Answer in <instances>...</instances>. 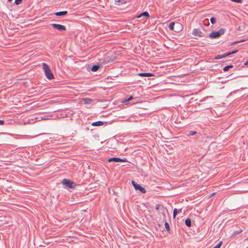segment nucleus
I'll return each mask as SVG.
<instances>
[{"label":"nucleus","instance_id":"obj_1","mask_svg":"<svg viewBox=\"0 0 248 248\" xmlns=\"http://www.w3.org/2000/svg\"><path fill=\"white\" fill-rule=\"evenodd\" d=\"M43 69L44 71L45 76L46 78L49 80H51L54 78V76L52 73L49 66L46 63H42Z\"/></svg>","mask_w":248,"mask_h":248},{"label":"nucleus","instance_id":"obj_2","mask_svg":"<svg viewBox=\"0 0 248 248\" xmlns=\"http://www.w3.org/2000/svg\"><path fill=\"white\" fill-rule=\"evenodd\" d=\"M169 28L171 31H173L176 32H179L183 29V25L179 22L175 23L170 22L169 25Z\"/></svg>","mask_w":248,"mask_h":248},{"label":"nucleus","instance_id":"obj_3","mask_svg":"<svg viewBox=\"0 0 248 248\" xmlns=\"http://www.w3.org/2000/svg\"><path fill=\"white\" fill-rule=\"evenodd\" d=\"M224 32L225 29L221 28L218 31L212 32L210 34L207 35V37H209L210 38H217L221 35L223 34Z\"/></svg>","mask_w":248,"mask_h":248},{"label":"nucleus","instance_id":"obj_4","mask_svg":"<svg viewBox=\"0 0 248 248\" xmlns=\"http://www.w3.org/2000/svg\"><path fill=\"white\" fill-rule=\"evenodd\" d=\"M62 184L67 188H75V186L74 185V183L69 179H63L62 181Z\"/></svg>","mask_w":248,"mask_h":248},{"label":"nucleus","instance_id":"obj_5","mask_svg":"<svg viewBox=\"0 0 248 248\" xmlns=\"http://www.w3.org/2000/svg\"><path fill=\"white\" fill-rule=\"evenodd\" d=\"M192 34L195 37H207V35L202 32L199 28L194 29Z\"/></svg>","mask_w":248,"mask_h":248},{"label":"nucleus","instance_id":"obj_6","mask_svg":"<svg viewBox=\"0 0 248 248\" xmlns=\"http://www.w3.org/2000/svg\"><path fill=\"white\" fill-rule=\"evenodd\" d=\"M132 184L136 190H139L142 193H145L146 190L145 188L137 184L135 181H132Z\"/></svg>","mask_w":248,"mask_h":248},{"label":"nucleus","instance_id":"obj_7","mask_svg":"<svg viewBox=\"0 0 248 248\" xmlns=\"http://www.w3.org/2000/svg\"><path fill=\"white\" fill-rule=\"evenodd\" d=\"M51 25L54 29L61 31H64L66 30V27L64 26L61 24L53 23L51 24Z\"/></svg>","mask_w":248,"mask_h":248},{"label":"nucleus","instance_id":"obj_8","mask_svg":"<svg viewBox=\"0 0 248 248\" xmlns=\"http://www.w3.org/2000/svg\"><path fill=\"white\" fill-rule=\"evenodd\" d=\"M234 21L236 23L235 29L237 31H243L245 29L244 22L239 21H237L236 20H235Z\"/></svg>","mask_w":248,"mask_h":248},{"label":"nucleus","instance_id":"obj_9","mask_svg":"<svg viewBox=\"0 0 248 248\" xmlns=\"http://www.w3.org/2000/svg\"><path fill=\"white\" fill-rule=\"evenodd\" d=\"M108 162H127L126 158L121 159L119 157H111L108 159Z\"/></svg>","mask_w":248,"mask_h":248},{"label":"nucleus","instance_id":"obj_10","mask_svg":"<svg viewBox=\"0 0 248 248\" xmlns=\"http://www.w3.org/2000/svg\"><path fill=\"white\" fill-rule=\"evenodd\" d=\"M232 54V51H231V52H229L228 53H224L222 55H217L216 57H215V59H222L223 58H225L231 54Z\"/></svg>","mask_w":248,"mask_h":248},{"label":"nucleus","instance_id":"obj_11","mask_svg":"<svg viewBox=\"0 0 248 248\" xmlns=\"http://www.w3.org/2000/svg\"><path fill=\"white\" fill-rule=\"evenodd\" d=\"M138 75L140 77H153L154 76V75L151 73H140L138 74Z\"/></svg>","mask_w":248,"mask_h":248},{"label":"nucleus","instance_id":"obj_12","mask_svg":"<svg viewBox=\"0 0 248 248\" xmlns=\"http://www.w3.org/2000/svg\"><path fill=\"white\" fill-rule=\"evenodd\" d=\"M67 14V11H64L62 12H56L54 14V15L56 16H64Z\"/></svg>","mask_w":248,"mask_h":248},{"label":"nucleus","instance_id":"obj_13","mask_svg":"<svg viewBox=\"0 0 248 248\" xmlns=\"http://www.w3.org/2000/svg\"><path fill=\"white\" fill-rule=\"evenodd\" d=\"M104 124V123L102 121H97L93 122L92 124V125L93 126H102Z\"/></svg>","mask_w":248,"mask_h":248},{"label":"nucleus","instance_id":"obj_14","mask_svg":"<svg viewBox=\"0 0 248 248\" xmlns=\"http://www.w3.org/2000/svg\"><path fill=\"white\" fill-rule=\"evenodd\" d=\"M182 209H180L179 210H178L176 208H175L173 210V218H175L177 215L178 213H181L182 212Z\"/></svg>","mask_w":248,"mask_h":248},{"label":"nucleus","instance_id":"obj_15","mask_svg":"<svg viewBox=\"0 0 248 248\" xmlns=\"http://www.w3.org/2000/svg\"><path fill=\"white\" fill-rule=\"evenodd\" d=\"M185 224L186 226L190 227L191 226V220L189 218H187L185 220Z\"/></svg>","mask_w":248,"mask_h":248},{"label":"nucleus","instance_id":"obj_16","mask_svg":"<svg viewBox=\"0 0 248 248\" xmlns=\"http://www.w3.org/2000/svg\"><path fill=\"white\" fill-rule=\"evenodd\" d=\"M99 68V65H94L91 68V70L93 72L97 71Z\"/></svg>","mask_w":248,"mask_h":248},{"label":"nucleus","instance_id":"obj_17","mask_svg":"<svg viewBox=\"0 0 248 248\" xmlns=\"http://www.w3.org/2000/svg\"><path fill=\"white\" fill-rule=\"evenodd\" d=\"M83 101L85 104H90L92 102V99L89 98H86L83 99Z\"/></svg>","mask_w":248,"mask_h":248},{"label":"nucleus","instance_id":"obj_18","mask_svg":"<svg viewBox=\"0 0 248 248\" xmlns=\"http://www.w3.org/2000/svg\"><path fill=\"white\" fill-rule=\"evenodd\" d=\"M165 226L166 229V230L168 232H170V225H169V223L166 221L165 223Z\"/></svg>","mask_w":248,"mask_h":248},{"label":"nucleus","instance_id":"obj_19","mask_svg":"<svg viewBox=\"0 0 248 248\" xmlns=\"http://www.w3.org/2000/svg\"><path fill=\"white\" fill-rule=\"evenodd\" d=\"M232 68V65H229L223 68V70L224 72L227 71L230 68Z\"/></svg>","mask_w":248,"mask_h":248},{"label":"nucleus","instance_id":"obj_20","mask_svg":"<svg viewBox=\"0 0 248 248\" xmlns=\"http://www.w3.org/2000/svg\"><path fill=\"white\" fill-rule=\"evenodd\" d=\"M142 16H145L147 17H149V14L147 12H144L142 13H141Z\"/></svg>","mask_w":248,"mask_h":248},{"label":"nucleus","instance_id":"obj_21","mask_svg":"<svg viewBox=\"0 0 248 248\" xmlns=\"http://www.w3.org/2000/svg\"><path fill=\"white\" fill-rule=\"evenodd\" d=\"M222 244V242H219L217 245H216L213 248H220Z\"/></svg>","mask_w":248,"mask_h":248},{"label":"nucleus","instance_id":"obj_22","mask_svg":"<svg viewBox=\"0 0 248 248\" xmlns=\"http://www.w3.org/2000/svg\"><path fill=\"white\" fill-rule=\"evenodd\" d=\"M196 133H197L196 131H189V133L187 134V136H193V135H194Z\"/></svg>","mask_w":248,"mask_h":248},{"label":"nucleus","instance_id":"obj_23","mask_svg":"<svg viewBox=\"0 0 248 248\" xmlns=\"http://www.w3.org/2000/svg\"><path fill=\"white\" fill-rule=\"evenodd\" d=\"M242 232V229H239L237 231H233V235L237 234Z\"/></svg>","mask_w":248,"mask_h":248},{"label":"nucleus","instance_id":"obj_24","mask_svg":"<svg viewBox=\"0 0 248 248\" xmlns=\"http://www.w3.org/2000/svg\"><path fill=\"white\" fill-rule=\"evenodd\" d=\"M210 21L212 24H214L217 21L216 18L215 17H212L210 19Z\"/></svg>","mask_w":248,"mask_h":248},{"label":"nucleus","instance_id":"obj_25","mask_svg":"<svg viewBox=\"0 0 248 248\" xmlns=\"http://www.w3.org/2000/svg\"><path fill=\"white\" fill-rule=\"evenodd\" d=\"M133 97L132 95H131L127 99H125L123 102H128V101H129L130 100H131L132 99H133Z\"/></svg>","mask_w":248,"mask_h":248},{"label":"nucleus","instance_id":"obj_26","mask_svg":"<svg viewBox=\"0 0 248 248\" xmlns=\"http://www.w3.org/2000/svg\"><path fill=\"white\" fill-rule=\"evenodd\" d=\"M245 41V40L242 39V40H237V41H233V44L235 45L236 44H237V43H240V42H244Z\"/></svg>","mask_w":248,"mask_h":248},{"label":"nucleus","instance_id":"obj_27","mask_svg":"<svg viewBox=\"0 0 248 248\" xmlns=\"http://www.w3.org/2000/svg\"><path fill=\"white\" fill-rule=\"evenodd\" d=\"M22 0H15V3L16 5H19L22 2Z\"/></svg>","mask_w":248,"mask_h":248},{"label":"nucleus","instance_id":"obj_28","mask_svg":"<svg viewBox=\"0 0 248 248\" xmlns=\"http://www.w3.org/2000/svg\"><path fill=\"white\" fill-rule=\"evenodd\" d=\"M243 0H233V2L242 3Z\"/></svg>","mask_w":248,"mask_h":248},{"label":"nucleus","instance_id":"obj_29","mask_svg":"<svg viewBox=\"0 0 248 248\" xmlns=\"http://www.w3.org/2000/svg\"><path fill=\"white\" fill-rule=\"evenodd\" d=\"M5 122L3 120H0V125H3L4 124Z\"/></svg>","mask_w":248,"mask_h":248},{"label":"nucleus","instance_id":"obj_30","mask_svg":"<svg viewBox=\"0 0 248 248\" xmlns=\"http://www.w3.org/2000/svg\"><path fill=\"white\" fill-rule=\"evenodd\" d=\"M238 51V49H237V50L233 49V54H234V53H235L237 52Z\"/></svg>","mask_w":248,"mask_h":248},{"label":"nucleus","instance_id":"obj_31","mask_svg":"<svg viewBox=\"0 0 248 248\" xmlns=\"http://www.w3.org/2000/svg\"><path fill=\"white\" fill-rule=\"evenodd\" d=\"M244 64L245 65L248 66V61H247L246 62H245Z\"/></svg>","mask_w":248,"mask_h":248},{"label":"nucleus","instance_id":"obj_32","mask_svg":"<svg viewBox=\"0 0 248 248\" xmlns=\"http://www.w3.org/2000/svg\"><path fill=\"white\" fill-rule=\"evenodd\" d=\"M158 209H159V205H156L155 206V209L158 210Z\"/></svg>","mask_w":248,"mask_h":248},{"label":"nucleus","instance_id":"obj_33","mask_svg":"<svg viewBox=\"0 0 248 248\" xmlns=\"http://www.w3.org/2000/svg\"><path fill=\"white\" fill-rule=\"evenodd\" d=\"M142 16L141 14L137 16L138 18H140Z\"/></svg>","mask_w":248,"mask_h":248},{"label":"nucleus","instance_id":"obj_34","mask_svg":"<svg viewBox=\"0 0 248 248\" xmlns=\"http://www.w3.org/2000/svg\"><path fill=\"white\" fill-rule=\"evenodd\" d=\"M205 100H206V99H205V98H204V99H203V100H200V102H203V101H204Z\"/></svg>","mask_w":248,"mask_h":248},{"label":"nucleus","instance_id":"obj_35","mask_svg":"<svg viewBox=\"0 0 248 248\" xmlns=\"http://www.w3.org/2000/svg\"><path fill=\"white\" fill-rule=\"evenodd\" d=\"M214 194H215V193H213V194H211V196L210 197H211L212 196H213V195H214Z\"/></svg>","mask_w":248,"mask_h":248},{"label":"nucleus","instance_id":"obj_36","mask_svg":"<svg viewBox=\"0 0 248 248\" xmlns=\"http://www.w3.org/2000/svg\"><path fill=\"white\" fill-rule=\"evenodd\" d=\"M175 29H178V27H176V26H175Z\"/></svg>","mask_w":248,"mask_h":248},{"label":"nucleus","instance_id":"obj_37","mask_svg":"<svg viewBox=\"0 0 248 248\" xmlns=\"http://www.w3.org/2000/svg\"><path fill=\"white\" fill-rule=\"evenodd\" d=\"M234 180H236V179H233V183L234 182Z\"/></svg>","mask_w":248,"mask_h":248},{"label":"nucleus","instance_id":"obj_38","mask_svg":"<svg viewBox=\"0 0 248 248\" xmlns=\"http://www.w3.org/2000/svg\"><path fill=\"white\" fill-rule=\"evenodd\" d=\"M12 0H8V1H11Z\"/></svg>","mask_w":248,"mask_h":248},{"label":"nucleus","instance_id":"obj_39","mask_svg":"<svg viewBox=\"0 0 248 248\" xmlns=\"http://www.w3.org/2000/svg\"><path fill=\"white\" fill-rule=\"evenodd\" d=\"M231 0L232 1V0Z\"/></svg>","mask_w":248,"mask_h":248}]
</instances>
